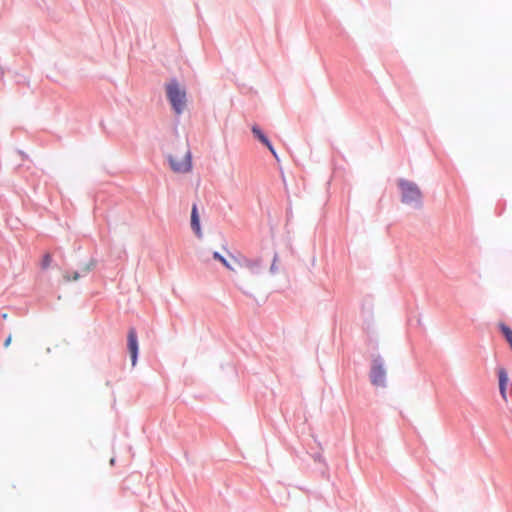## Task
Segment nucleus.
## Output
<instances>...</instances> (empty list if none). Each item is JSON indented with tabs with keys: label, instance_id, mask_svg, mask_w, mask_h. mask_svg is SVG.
Here are the masks:
<instances>
[{
	"label": "nucleus",
	"instance_id": "2eb2a0df",
	"mask_svg": "<svg viewBox=\"0 0 512 512\" xmlns=\"http://www.w3.org/2000/svg\"><path fill=\"white\" fill-rule=\"evenodd\" d=\"M114 464H115V458H111V459H110V465H112V466H113Z\"/></svg>",
	"mask_w": 512,
	"mask_h": 512
},
{
	"label": "nucleus",
	"instance_id": "4468645a",
	"mask_svg": "<svg viewBox=\"0 0 512 512\" xmlns=\"http://www.w3.org/2000/svg\"><path fill=\"white\" fill-rule=\"evenodd\" d=\"M11 341H12V336H11V335H9V336L6 338L5 342H4V347H6V348H7V347L11 344Z\"/></svg>",
	"mask_w": 512,
	"mask_h": 512
},
{
	"label": "nucleus",
	"instance_id": "f03ea898",
	"mask_svg": "<svg viewBox=\"0 0 512 512\" xmlns=\"http://www.w3.org/2000/svg\"><path fill=\"white\" fill-rule=\"evenodd\" d=\"M167 98L176 114H181L186 108V91L176 80L166 85Z\"/></svg>",
	"mask_w": 512,
	"mask_h": 512
},
{
	"label": "nucleus",
	"instance_id": "423d86ee",
	"mask_svg": "<svg viewBox=\"0 0 512 512\" xmlns=\"http://www.w3.org/2000/svg\"><path fill=\"white\" fill-rule=\"evenodd\" d=\"M127 342H128L127 343L128 350L131 355L132 365L135 366L136 361H137V355H138V340H137V333L134 328H131L129 330L128 336H127Z\"/></svg>",
	"mask_w": 512,
	"mask_h": 512
},
{
	"label": "nucleus",
	"instance_id": "f8f14e48",
	"mask_svg": "<svg viewBox=\"0 0 512 512\" xmlns=\"http://www.w3.org/2000/svg\"><path fill=\"white\" fill-rule=\"evenodd\" d=\"M246 297L251 299V300H253V301H255L257 304L265 302L266 299H267V295L264 294V293H261L259 296H256V295H254L252 293L247 292L246 293Z\"/></svg>",
	"mask_w": 512,
	"mask_h": 512
},
{
	"label": "nucleus",
	"instance_id": "1a4fd4ad",
	"mask_svg": "<svg viewBox=\"0 0 512 512\" xmlns=\"http://www.w3.org/2000/svg\"><path fill=\"white\" fill-rule=\"evenodd\" d=\"M191 227L194 230L195 234L198 237L202 236L201 227H200V220L199 215L197 211V206L193 205L192 211H191Z\"/></svg>",
	"mask_w": 512,
	"mask_h": 512
},
{
	"label": "nucleus",
	"instance_id": "0eeeda50",
	"mask_svg": "<svg viewBox=\"0 0 512 512\" xmlns=\"http://www.w3.org/2000/svg\"><path fill=\"white\" fill-rule=\"evenodd\" d=\"M252 133L254 134V136L263 144L265 145L269 151L272 153V155L275 157V159L278 160V155L276 153V151L274 150L271 142L269 141V139L264 135V133L261 131V129L254 125L252 127Z\"/></svg>",
	"mask_w": 512,
	"mask_h": 512
},
{
	"label": "nucleus",
	"instance_id": "20e7f679",
	"mask_svg": "<svg viewBox=\"0 0 512 512\" xmlns=\"http://www.w3.org/2000/svg\"><path fill=\"white\" fill-rule=\"evenodd\" d=\"M228 261L235 266V272L242 268L248 269L251 272H255L260 266V262L258 260L249 259L241 254L233 255L229 253Z\"/></svg>",
	"mask_w": 512,
	"mask_h": 512
},
{
	"label": "nucleus",
	"instance_id": "f257e3e1",
	"mask_svg": "<svg viewBox=\"0 0 512 512\" xmlns=\"http://www.w3.org/2000/svg\"><path fill=\"white\" fill-rule=\"evenodd\" d=\"M168 160L175 173H188L192 169L191 153L186 143H182L174 152L169 153Z\"/></svg>",
	"mask_w": 512,
	"mask_h": 512
},
{
	"label": "nucleus",
	"instance_id": "7ed1b4c3",
	"mask_svg": "<svg viewBox=\"0 0 512 512\" xmlns=\"http://www.w3.org/2000/svg\"><path fill=\"white\" fill-rule=\"evenodd\" d=\"M398 186L401 191V200L406 205L420 207L422 204V192L414 182L400 179Z\"/></svg>",
	"mask_w": 512,
	"mask_h": 512
},
{
	"label": "nucleus",
	"instance_id": "39448f33",
	"mask_svg": "<svg viewBox=\"0 0 512 512\" xmlns=\"http://www.w3.org/2000/svg\"><path fill=\"white\" fill-rule=\"evenodd\" d=\"M370 378L372 384L375 386L384 387L386 385V370L380 358L373 360Z\"/></svg>",
	"mask_w": 512,
	"mask_h": 512
},
{
	"label": "nucleus",
	"instance_id": "9b49d317",
	"mask_svg": "<svg viewBox=\"0 0 512 512\" xmlns=\"http://www.w3.org/2000/svg\"><path fill=\"white\" fill-rule=\"evenodd\" d=\"M83 273H79L78 271H73V272H66L63 277L66 281H76L78 280L80 277L84 276L85 274H87L88 272V268H85L83 269L82 271Z\"/></svg>",
	"mask_w": 512,
	"mask_h": 512
},
{
	"label": "nucleus",
	"instance_id": "9d476101",
	"mask_svg": "<svg viewBox=\"0 0 512 512\" xmlns=\"http://www.w3.org/2000/svg\"><path fill=\"white\" fill-rule=\"evenodd\" d=\"M213 258L221 262L223 266L226 267L228 270L235 272V266L228 261V258L223 257L218 252L213 253Z\"/></svg>",
	"mask_w": 512,
	"mask_h": 512
},
{
	"label": "nucleus",
	"instance_id": "ddd939ff",
	"mask_svg": "<svg viewBox=\"0 0 512 512\" xmlns=\"http://www.w3.org/2000/svg\"><path fill=\"white\" fill-rule=\"evenodd\" d=\"M51 262H52L51 254L46 253L41 260L42 269H47L50 266Z\"/></svg>",
	"mask_w": 512,
	"mask_h": 512
},
{
	"label": "nucleus",
	"instance_id": "6e6552de",
	"mask_svg": "<svg viewBox=\"0 0 512 512\" xmlns=\"http://www.w3.org/2000/svg\"><path fill=\"white\" fill-rule=\"evenodd\" d=\"M498 377H499V390L502 398L507 401V384H508V374L504 368L498 369Z\"/></svg>",
	"mask_w": 512,
	"mask_h": 512
}]
</instances>
